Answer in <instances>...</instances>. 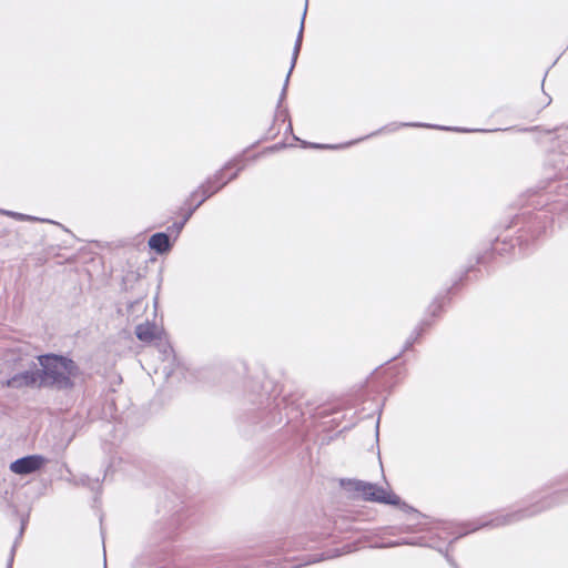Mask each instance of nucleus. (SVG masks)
Returning <instances> with one entry per match:
<instances>
[{"label": "nucleus", "mask_w": 568, "mask_h": 568, "mask_svg": "<svg viewBox=\"0 0 568 568\" xmlns=\"http://www.w3.org/2000/svg\"><path fill=\"white\" fill-rule=\"evenodd\" d=\"M349 551H352L349 547H347V549H343V550L334 549V550H329L327 552H322L321 555L308 556V558L306 560H302L293 567H288L284 564H282L281 567H278V568H296V567H301V566L308 565V564H315V562H318V561H322L325 559H332V558L338 557V556L349 552ZM277 566H278V564H275L272 561H267V564H266V568H277Z\"/></svg>", "instance_id": "6e6552de"}, {"label": "nucleus", "mask_w": 568, "mask_h": 568, "mask_svg": "<svg viewBox=\"0 0 568 568\" xmlns=\"http://www.w3.org/2000/svg\"><path fill=\"white\" fill-rule=\"evenodd\" d=\"M301 545H293L292 541L290 540H284V541H281L277 546H276V552L275 554H286L291 550H295V549H298Z\"/></svg>", "instance_id": "2eb2a0df"}, {"label": "nucleus", "mask_w": 568, "mask_h": 568, "mask_svg": "<svg viewBox=\"0 0 568 568\" xmlns=\"http://www.w3.org/2000/svg\"><path fill=\"white\" fill-rule=\"evenodd\" d=\"M445 558L447 559V561L452 565V567L454 568H459L458 565L454 561L453 558L449 557V555L447 552H445Z\"/></svg>", "instance_id": "aec40b11"}, {"label": "nucleus", "mask_w": 568, "mask_h": 568, "mask_svg": "<svg viewBox=\"0 0 568 568\" xmlns=\"http://www.w3.org/2000/svg\"><path fill=\"white\" fill-rule=\"evenodd\" d=\"M399 126H426V128H437V129H442V130L458 131V132H471L473 131V130L460 129V128L429 125V124L419 123V122L400 123L396 128H399Z\"/></svg>", "instance_id": "9b49d317"}, {"label": "nucleus", "mask_w": 568, "mask_h": 568, "mask_svg": "<svg viewBox=\"0 0 568 568\" xmlns=\"http://www.w3.org/2000/svg\"><path fill=\"white\" fill-rule=\"evenodd\" d=\"M516 242L518 243V245L521 247L524 245V236L520 235L517 237Z\"/></svg>", "instance_id": "393cba45"}, {"label": "nucleus", "mask_w": 568, "mask_h": 568, "mask_svg": "<svg viewBox=\"0 0 568 568\" xmlns=\"http://www.w3.org/2000/svg\"><path fill=\"white\" fill-rule=\"evenodd\" d=\"M184 225H185V223L183 221L174 222L168 230L171 233H174L175 237H178L179 234L181 233V231L183 230Z\"/></svg>", "instance_id": "dca6fc26"}, {"label": "nucleus", "mask_w": 568, "mask_h": 568, "mask_svg": "<svg viewBox=\"0 0 568 568\" xmlns=\"http://www.w3.org/2000/svg\"><path fill=\"white\" fill-rule=\"evenodd\" d=\"M38 362L41 366L39 372L42 387L70 389L74 386L73 378L79 375V366L73 359L57 354H44L38 356Z\"/></svg>", "instance_id": "f03ea898"}, {"label": "nucleus", "mask_w": 568, "mask_h": 568, "mask_svg": "<svg viewBox=\"0 0 568 568\" xmlns=\"http://www.w3.org/2000/svg\"><path fill=\"white\" fill-rule=\"evenodd\" d=\"M243 160L234 159L229 161L223 169L217 171L213 176L209 178L195 191L191 193V199H196L201 194V199L207 200L213 194L224 187L230 181L236 179L237 174L244 169Z\"/></svg>", "instance_id": "20e7f679"}, {"label": "nucleus", "mask_w": 568, "mask_h": 568, "mask_svg": "<svg viewBox=\"0 0 568 568\" xmlns=\"http://www.w3.org/2000/svg\"><path fill=\"white\" fill-rule=\"evenodd\" d=\"M548 488L551 491L536 504H532L527 508L507 513L506 515H498L490 521L481 520L478 524L473 525L465 534L475 531L486 526L499 527L510 525L527 517L535 516L544 510L550 509L554 506L568 503V476H561L554 479L548 485Z\"/></svg>", "instance_id": "f257e3e1"}, {"label": "nucleus", "mask_w": 568, "mask_h": 568, "mask_svg": "<svg viewBox=\"0 0 568 568\" xmlns=\"http://www.w3.org/2000/svg\"><path fill=\"white\" fill-rule=\"evenodd\" d=\"M313 148H318V149H333L334 146L333 145H326V144H311Z\"/></svg>", "instance_id": "4be33fe9"}, {"label": "nucleus", "mask_w": 568, "mask_h": 568, "mask_svg": "<svg viewBox=\"0 0 568 568\" xmlns=\"http://www.w3.org/2000/svg\"><path fill=\"white\" fill-rule=\"evenodd\" d=\"M424 325H428L426 322H422L413 332V334L408 337L404 345V351L410 348L413 344L417 341V338L422 335L424 329Z\"/></svg>", "instance_id": "ddd939ff"}, {"label": "nucleus", "mask_w": 568, "mask_h": 568, "mask_svg": "<svg viewBox=\"0 0 568 568\" xmlns=\"http://www.w3.org/2000/svg\"><path fill=\"white\" fill-rule=\"evenodd\" d=\"M551 99L547 97L545 104L548 105L550 103Z\"/></svg>", "instance_id": "bb28decb"}, {"label": "nucleus", "mask_w": 568, "mask_h": 568, "mask_svg": "<svg viewBox=\"0 0 568 568\" xmlns=\"http://www.w3.org/2000/svg\"><path fill=\"white\" fill-rule=\"evenodd\" d=\"M194 200L195 199H191V196H190L187 199V201H186V204L189 205V209H187V211L185 212V214H184V216L182 219V221L184 223H186L189 221V219L193 215V213L196 211V209H199L202 205V203L204 202V199H200L196 203L193 204Z\"/></svg>", "instance_id": "f8f14e48"}, {"label": "nucleus", "mask_w": 568, "mask_h": 568, "mask_svg": "<svg viewBox=\"0 0 568 568\" xmlns=\"http://www.w3.org/2000/svg\"><path fill=\"white\" fill-rule=\"evenodd\" d=\"M153 568H176V566L171 561H166L164 564L154 565Z\"/></svg>", "instance_id": "a211bd4d"}, {"label": "nucleus", "mask_w": 568, "mask_h": 568, "mask_svg": "<svg viewBox=\"0 0 568 568\" xmlns=\"http://www.w3.org/2000/svg\"><path fill=\"white\" fill-rule=\"evenodd\" d=\"M306 12H307V3L305 4L304 11H303L300 30H298V33H297V37H296V40H295V43H294L293 52H292L291 67H290V70L287 72V74H286V78H285V81H284V85H283L282 92L280 94V100H278L277 108H280V105L282 104L284 99L286 98V92H287V87H288V82H290V77L292 74L293 69L295 68L298 54L301 52L302 42H303V32H304V21H305Z\"/></svg>", "instance_id": "0eeeda50"}, {"label": "nucleus", "mask_w": 568, "mask_h": 568, "mask_svg": "<svg viewBox=\"0 0 568 568\" xmlns=\"http://www.w3.org/2000/svg\"><path fill=\"white\" fill-rule=\"evenodd\" d=\"M104 568H106V559L104 558Z\"/></svg>", "instance_id": "c85d7f7f"}, {"label": "nucleus", "mask_w": 568, "mask_h": 568, "mask_svg": "<svg viewBox=\"0 0 568 568\" xmlns=\"http://www.w3.org/2000/svg\"><path fill=\"white\" fill-rule=\"evenodd\" d=\"M399 545V542H389L387 545H384L383 547H394V546H397Z\"/></svg>", "instance_id": "a878e982"}, {"label": "nucleus", "mask_w": 568, "mask_h": 568, "mask_svg": "<svg viewBox=\"0 0 568 568\" xmlns=\"http://www.w3.org/2000/svg\"><path fill=\"white\" fill-rule=\"evenodd\" d=\"M45 463L47 459L41 455H28L12 462L9 468L17 475H30L39 470Z\"/></svg>", "instance_id": "423d86ee"}, {"label": "nucleus", "mask_w": 568, "mask_h": 568, "mask_svg": "<svg viewBox=\"0 0 568 568\" xmlns=\"http://www.w3.org/2000/svg\"><path fill=\"white\" fill-rule=\"evenodd\" d=\"M149 246L159 254L166 253L171 250L172 244L169 234L159 232L149 239Z\"/></svg>", "instance_id": "1a4fd4ad"}, {"label": "nucleus", "mask_w": 568, "mask_h": 568, "mask_svg": "<svg viewBox=\"0 0 568 568\" xmlns=\"http://www.w3.org/2000/svg\"><path fill=\"white\" fill-rule=\"evenodd\" d=\"M493 250L499 254H504V253L515 254V245L513 243L510 245H508L505 241H503V242L497 241L494 244Z\"/></svg>", "instance_id": "4468645a"}, {"label": "nucleus", "mask_w": 568, "mask_h": 568, "mask_svg": "<svg viewBox=\"0 0 568 568\" xmlns=\"http://www.w3.org/2000/svg\"><path fill=\"white\" fill-rule=\"evenodd\" d=\"M280 115L283 116V121H285L286 119H288V111L287 110L281 111Z\"/></svg>", "instance_id": "5701e85b"}, {"label": "nucleus", "mask_w": 568, "mask_h": 568, "mask_svg": "<svg viewBox=\"0 0 568 568\" xmlns=\"http://www.w3.org/2000/svg\"><path fill=\"white\" fill-rule=\"evenodd\" d=\"M4 386L9 388H22V387H37L42 388L40 372L36 363H32L30 369L18 373L12 377L8 378Z\"/></svg>", "instance_id": "39448f33"}, {"label": "nucleus", "mask_w": 568, "mask_h": 568, "mask_svg": "<svg viewBox=\"0 0 568 568\" xmlns=\"http://www.w3.org/2000/svg\"><path fill=\"white\" fill-rule=\"evenodd\" d=\"M341 485L348 493L353 494L355 498H362L366 501L381 503L386 505L400 506L407 511H413L414 508L405 503L394 493H388L376 484L358 480V479H342Z\"/></svg>", "instance_id": "7ed1b4c3"}, {"label": "nucleus", "mask_w": 568, "mask_h": 568, "mask_svg": "<svg viewBox=\"0 0 568 568\" xmlns=\"http://www.w3.org/2000/svg\"><path fill=\"white\" fill-rule=\"evenodd\" d=\"M14 550H16V547L13 546L11 549V554H10L8 564H7V568H12Z\"/></svg>", "instance_id": "6ab92c4d"}, {"label": "nucleus", "mask_w": 568, "mask_h": 568, "mask_svg": "<svg viewBox=\"0 0 568 568\" xmlns=\"http://www.w3.org/2000/svg\"><path fill=\"white\" fill-rule=\"evenodd\" d=\"M442 310V304L439 303V301L436 298L432 305L429 306V311L432 312L433 315H436L437 312H440Z\"/></svg>", "instance_id": "f3484780"}, {"label": "nucleus", "mask_w": 568, "mask_h": 568, "mask_svg": "<svg viewBox=\"0 0 568 568\" xmlns=\"http://www.w3.org/2000/svg\"><path fill=\"white\" fill-rule=\"evenodd\" d=\"M288 130H291V131H292V124H291V122H288Z\"/></svg>", "instance_id": "cd10ccee"}, {"label": "nucleus", "mask_w": 568, "mask_h": 568, "mask_svg": "<svg viewBox=\"0 0 568 568\" xmlns=\"http://www.w3.org/2000/svg\"><path fill=\"white\" fill-rule=\"evenodd\" d=\"M6 214L8 215H16L18 216L20 220H27V219H31L30 216H27V215H23V214H17V213H13V212H4Z\"/></svg>", "instance_id": "412c9836"}, {"label": "nucleus", "mask_w": 568, "mask_h": 568, "mask_svg": "<svg viewBox=\"0 0 568 568\" xmlns=\"http://www.w3.org/2000/svg\"><path fill=\"white\" fill-rule=\"evenodd\" d=\"M172 348L170 345H163V353L166 354V353H172Z\"/></svg>", "instance_id": "b1692460"}, {"label": "nucleus", "mask_w": 568, "mask_h": 568, "mask_svg": "<svg viewBox=\"0 0 568 568\" xmlns=\"http://www.w3.org/2000/svg\"><path fill=\"white\" fill-rule=\"evenodd\" d=\"M135 335L141 342L149 343L156 338L158 328L155 324L145 322L135 327Z\"/></svg>", "instance_id": "9d476101"}]
</instances>
